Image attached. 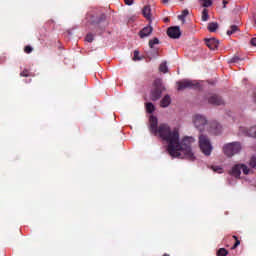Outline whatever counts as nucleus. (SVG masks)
I'll list each match as a JSON object with an SVG mask.
<instances>
[{
	"label": "nucleus",
	"mask_w": 256,
	"mask_h": 256,
	"mask_svg": "<svg viewBox=\"0 0 256 256\" xmlns=\"http://www.w3.org/2000/svg\"><path fill=\"white\" fill-rule=\"evenodd\" d=\"M149 131L155 137H160L162 141L168 143L167 151L171 157L183 159L184 155V159L195 161V154L191 150V145L195 143V138L186 136L179 142V131L171 130V127L165 123L159 125V120L153 115L149 118Z\"/></svg>",
	"instance_id": "1"
},
{
	"label": "nucleus",
	"mask_w": 256,
	"mask_h": 256,
	"mask_svg": "<svg viewBox=\"0 0 256 256\" xmlns=\"http://www.w3.org/2000/svg\"><path fill=\"white\" fill-rule=\"evenodd\" d=\"M199 147H200L202 153H204L206 155V157H209V155H211V152L213 151V146L211 145V140L205 134H202L199 136Z\"/></svg>",
	"instance_id": "2"
},
{
	"label": "nucleus",
	"mask_w": 256,
	"mask_h": 256,
	"mask_svg": "<svg viewBox=\"0 0 256 256\" xmlns=\"http://www.w3.org/2000/svg\"><path fill=\"white\" fill-rule=\"evenodd\" d=\"M224 155L227 157H233V155H237L241 151V143L232 142L224 145L223 147Z\"/></svg>",
	"instance_id": "3"
},
{
	"label": "nucleus",
	"mask_w": 256,
	"mask_h": 256,
	"mask_svg": "<svg viewBox=\"0 0 256 256\" xmlns=\"http://www.w3.org/2000/svg\"><path fill=\"white\" fill-rule=\"evenodd\" d=\"M177 90L185 91V89H198L199 82L196 80L183 79L177 82Z\"/></svg>",
	"instance_id": "4"
},
{
	"label": "nucleus",
	"mask_w": 256,
	"mask_h": 256,
	"mask_svg": "<svg viewBox=\"0 0 256 256\" xmlns=\"http://www.w3.org/2000/svg\"><path fill=\"white\" fill-rule=\"evenodd\" d=\"M193 123L196 129L203 131V129H205V125H207V118L203 115L196 114L193 117Z\"/></svg>",
	"instance_id": "5"
},
{
	"label": "nucleus",
	"mask_w": 256,
	"mask_h": 256,
	"mask_svg": "<svg viewBox=\"0 0 256 256\" xmlns=\"http://www.w3.org/2000/svg\"><path fill=\"white\" fill-rule=\"evenodd\" d=\"M205 45L210 51H217L219 49V40L216 38H205Z\"/></svg>",
	"instance_id": "6"
},
{
	"label": "nucleus",
	"mask_w": 256,
	"mask_h": 256,
	"mask_svg": "<svg viewBox=\"0 0 256 256\" xmlns=\"http://www.w3.org/2000/svg\"><path fill=\"white\" fill-rule=\"evenodd\" d=\"M167 35L170 39H179L181 37V28L179 26H172L168 28Z\"/></svg>",
	"instance_id": "7"
},
{
	"label": "nucleus",
	"mask_w": 256,
	"mask_h": 256,
	"mask_svg": "<svg viewBox=\"0 0 256 256\" xmlns=\"http://www.w3.org/2000/svg\"><path fill=\"white\" fill-rule=\"evenodd\" d=\"M208 103L210 105H223L225 102L223 101V98H221V96L216 95V94H212L208 98Z\"/></svg>",
	"instance_id": "8"
},
{
	"label": "nucleus",
	"mask_w": 256,
	"mask_h": 256,
	"mask_svg": "<svg viewBox=\"0 0 256 256\" xmlns=\"http://www.w3.org/2000/svg\"><path fill=\"white\" fill-rule=\"evenodd\" d=\"M151 33H153V27L151 25H148L139 32V37L140 39H145V37H149Z\"/></svg>",
	"instance_id": "9"
},
{
	"label": "nucleus",
	"mask_w": 256,
	"mask_h": 256,
	"mask_svg": "<svg viewBox=\"0 0 256 256\" xmlns=\"http://www.w3.org/2000/svg\"><path fill=\"white\" fill-rule=\"evenodd\" d=\"M210 129L214 135H221V131H223V127L218 122H212Z\"/></svg>",
	"instance_id": "10"
},
{
	"label": "nucleus",
	"mask_w": 256,
	"mask_h": 256,
	"mask_svg": "<svg viewBox=\"0 0 256 256\" xmlns=\"http://www.w3.org/2000/svg\"><path fill=\"white\" fill-rule=\"evenodd\" d=\"M142 14H143V17H145V19H147L149 21V23L151 24V21H153V17L151 14V6H149V5L144 6L142 9Z\"/></svg>",
	"instance_id": "11"
},
{
	"label": "nucleus",
	"mask_w": 256,
	"mask_h": 256,
	"mask_svg": "<svg viewBox=\"0 0 256 256\" xmlns=\"http://www.w3.org/2000/svg\"><path fill=\"white\" fill-rule=\"evenodd\" d=\"M240 131L246 135V137H256V126H252L250 129L240 128Z\"/></svg>",
	"instance_id": "12"
},
{
	"label": "nucleus",
	"mask_w": 256,
	"mask_h": 256,
	"mask_svg": "<svg viewBox=\"0 0 256 256\" xmlns=\"http://www.w3.org/2000/svg\"><path fill=\"white\" fill-rule=\"evenodd\" d=\"M161 93V88H159V86H156L151 92L152 101H158V99H161Z\"/></svg>",
	"instance_id": "13"
},
{
	"label": "nucleus",
	"mask_w": 256,
	"mask_h": 256,
	"mask_svg": "<svg viewBox=\"0 0 256 256\" xmlns=\"http://www.w3.org/2000/svg\"><path fill=\"white\" fill-rule=\"evenodd\" d=\"M230 175L239 179L241 177V164H236L230 171Z\"/></svg>",
	"instance_id": "14"
},
{
	"label": "nucleus",
	"mask_w": 256,
	"mask_h": 256,
	"mask_svg": "<svg viewBox=\"0 0 256 256\" xmlns=\"http://www.w3.org/2000/svg\"><path fill=\"white\" fill-rule=\"evenodd\" d=\"M169 105H171V97L169 95H166L161 100L160 106L165 108V107H169Z\"/></svg>",
	"instance_id": "15"
},
{
	"label": "nucleus",
	"mask_w": 256,
	"mask_h": 256,
	"mask_svg": "<svg viewBox=\"0 0 256 256\" xmlns=\"http://www.w3.org/2000/svg\"><path fill=\"white\" fill-rule=\"evenodd\" d=\"M217 29H219V24L217 22H210L208 24V31H210V33H215Z\"/></svg>",
	"instance_id": "16"
},
{
	"label": "nucleus",
	"mask_w": 256,
	"mask_h": 256,
	"mask_svg": "<svg viewBox=\"0 0 256 256\" xmlns=\"http://www.w3.org/2000/svg\"><path fill=\"white\" fill-rule=\"evenodd\" d=\"M199 3L201 5V7H211V5H213V0H199Z\"/></svg>",
	"instance_id": "17"
},
{
	"label": "nucleus",
	"mask_w": 256,
	"mask_h": 256,
	"mask_svg": "<svg viewBox=\"0 0 256 256\" xmlns=\"http://www.w3.org/2000/svg\"><path fill=\"white\" fill-rule=\"evenodd\" d=\"M237 31H239V27L237 25H232L230 30L227 31V35H234V33H237Z\"/></svg>",
	"instance_id": "18"
},
{
	"label": "nucleus",
	"mask_w": 256,
	"mask_h": 256,
	"mask_svg": "<svg viewBox=\"0 0 256 256\" xmlns=\"http://www.w3.org/2000/svg\"><path fill=\"white\" fill-rule=\"evenodd\" d=\"M187 15H189V10L185 9V10L182 11V15L178 16V19L180 21H182L183 23H185V17H187Z\"/></svg>",
	"instance_id": "19"
},
{
	"label": "nucleus",
	"mask_w": 256,
	"mask_h": 256,
	"mask_svg": "<svg viewBox=\"0 0 256 256\" xmlns=\"http://www.w3.org/2000/svg\"><path fill=\"white\" fill-rule=\"evenodd\" d=\"M202 21H209V10L207 8L202 11Z\"/></svg>",
	"instance_id": "20"
},
{
	"label": "nucleus",
	"mask_w": 256,
	"mask_h": 256,
	"mask_svg": "<svg viewBox=\"0 0 256 256\" xmlns=\"http://www.w3.org/2000/svg\"><path fill=\"white\" fill-rule=\"evenodd\" d=\"M159 71L161 73H167V71H169V68L167 67V62H164V63L160 64Z\"/></svg>",
	"instance_id": "21"
},
{
	"label": "nucleus",
	"mask_w": 256,
	"mask_h": 256,
	"mask_svg": "<svg viewBox=\"0 0 256 256\" xmlns=\"http://www.w3.org/2000/svg\"><path fill=\"white\" fill-rule=\"evenodd\" d=\"M146 111L147 113H153L155 111V105L151 102L146 103Z\"/></svg>",
	"instance_id": "22"
},
{
	"label": "nucleus",
	"mask_w": 256,
	"mask_h": 256,
	"mask_svg": "<svg viewBox=\"0 0 256 256\" xmlns=\"http://www.w3.org/2000/svg\"><path fill=\"white\" fill-rule=\"evenodd\" d=\"M228 254H229V252L225 248H220L217 251V256H227Z\"/></svg>",
	"instance_id": "23"
},
{
	"label": "nucleus",
	"mask_w": 256,
	"mask_h": 256,
	"mask_svg": "<svg viewBox=\"0 0 256 256\" xmlns=\"http://www.w3.org/2000/svg\"><path fill=\"white\" fill-rule=\"evenodd\" d=\"M154 45H159V38H154L152 40H149V47H150V49H153Z\"/></svg>",
	"instance_id": "24"
},
{
	"label": "nucleus",
	"mask_w": 256,
	"mask_h": 256,
	"mask_svg": "<svg viewBox=\"0 0 256 256\" xmlns=\"http://www.w3.org/2000/svg\"><path fill=\"white\" fill-rule=\"evenodd\" d=\"M243 171L244 175H249V167H247V165L244 164H240V171Z\"/></svg>",
	"instance_id": "25"
},
{
	"label": "nucleus",
	"mask_w": 256,
	"mask_h": 256,
	"mask_svg": "<svg viewBox=\"0 0 256 256\" xmlns=\"http://www.w3.org/2000/svg\"><path fill=\"white\" fill-rule=\"evenodd\" d=\"M240 61H243L239 56H234L230 60H228V63H239Z\"/></svg>",
	"instance_id": "26"
},
{
	"label": "nucleus",
	"mask_w": 256,
	"mask_h": 256,
	"mask_svg": "<svg viewBox=\"0 0 256 256\" xmlns=\"http://www.w3.org/2000/svg\"><path fill=\"white\" fill-rule=\"evenodd\" d=\"M233 239H235V243H234V245L232 246V249H236L238 246H240L241 245V241L239 240V238H237V236H233Z\"/></svg>",
	"instance_id": "27"
},
{
	"label": "nucleus",
	"mask_w": 256,
	"mask_h": 256,
	"mask_svg": "<svg viewBox=\"0 0 256 256\" xmlns=\"http://www.w3.org/2000/svg\"><path fill=\"white\" fill-rule=\"evenodd\" d=\"M250 167H252V169H256V156H253L250 159V163H249Z\"/></svg>",
	"instance_id": "28"
},
{
	"label": "nucleus",
	"mask_w": 256,
	"mask_h": 256,
	"mask_svg": "<svg viewBox=\"0 0 256 256\" xmlns=\"http://www.w3.org/2000/svg\"><path fill=\"white\" fill-rule=\"evenodd\" d=\"M212 170L215 173H223V168H221V166H212Z\"/></svg>",
	"instance_id": "29"
},
{
	"label": "nucleus",
	"mask_w": 256,
	"mask_h": 256,
	"mask_svg": "<svg viewBox=\"0 0 256 256\" xmlns=\"http://www.w3.org/2000/svg\"><path fill=\"white\" fill-rule=\"evenodd\" d=\"M86 41L88 42V43H93V40H94V36H93V34H91V33H89V34H87L86 35Z\"/></svg>",
	"instance_id": "30"
},
{
	"label": "nucleus",
	"mask_w": 256,
	"mask_h": 256,
	"mask_svg": "<svg viewBox=\"0 0 256 256\" xmlns=\"http://www.w3.org/2000/svg\"><path fill=\"white\" fill-rule=\"evenodd\" d=\"M133 60H134V61H141V57H139V50H135V51H134Z\"/></svg>",
	"instance_id": "31"
},
{
	"label": "nucleus",
	"mask_w": 256,
	"mask_h": 256,
	"mask_svg": "<svg viewBox=\"0 0 256 256\" xmlns=\"http://www.w3.org/2000/svg\"><path fill=\"white\" fill-rule=\"evenodd\" d=\"M24 51L27 53V54H29V53H33V47H31V46H25V48H24Z\"/></svg>",
	"instance_id": "32"
},
{
	"label": "nucleus",
	"mask_w": 256,
	"mask_h": 256,
	"mask_svg": "<svg viewBox=\"0 0 256 256\" xmlns=\"http://www.w3.org/2000/svg\"><path fill=\"white\" fill-rule=\"evenodd\" d=\"M20 77H29V70H24L20 73Z\"/></svg>",
	"instance_id": "33"
},
{
	"label": "nucleus",
	"mask_w": 256,
	"mask_h": 256,
	"mask_svg": "<svg viewBox=\"0 0 256 256\" xmlns=\"http://www.w3.org/2000/svg\"><path fill=\"white\" fill-rule=\"evenodd\" d=\"M250 43H251V45H252L253 47H256V38H252V39L250 40Z\"/></svg>",
	"instance_id": "34"
},
{
	"label": "nucleus",
	"mask_w": 256,
	"mask_h": 256,
	"mask_svg": "<svg viewBox=\"0 0 256 256\" xmlns=\"http://www.w3.org/2000/svg\"><path fill=\"white\" fill-rule=\"evenodd\" d=\"M125 5H133V0H124Z\"/></svg>",
	"instance_id": "35"
},
{
	"label": "nucleus",
	"mask_w": 256,
	"mask_h": 256,
	"mask_svg": "<svg viewBox=\"0 0 256 256\" xmlns=\"http://www.w3.org/2000/svg\"><path fill=\"white\" fill-rule=\"evenodd\" d=\"M227 0H223V7L226 8L227 7Z\"/></svg>",
	"instance_id": "36"
},
{
	"label": "nucleus",
	"mask_w": 256,
	"mask_h": 256,
	"mask_svg": "<svg viewBox=\"0 0 256 256\" xmlns=\"http://www.w3.org/2000/svg\"><path fill=\"white\" fill-rule=\"evenodd\" d=\"M253 101L256 103V91L253 94Z\"/></svg>",
	"instance_id": "37"
},
{
	"label": "nucleus",
	"mask_w": 256,
	"mask_h": 256,
	"mask_svg": "<svg viewBox=\"0 0 256 256\" xmlns=\"http://www.w3.org/2000/svg\"><path fill=\"white\" fill-rule=\"evenodd\" d=\"M153 57H159V51H156Z\"/></svg>",
	"instance_id": "38"
},
{
	"label": "nucleus",
	"mask_w": 256,
	"mask_h": 256,
	"mask_svg": "<svg viewBox=\"0 0 256 256\" xmlns=\"http://www.w3.org/2000/svg\"><path fill=\"white\" fill-rule=\"evenodd\" d=\"M98 25H101V19H98V21L96 22Z\"/></svg>",
	"instance_id": "39"
},
{
	"label": "nucleus",
	"mask_w": 256,
	"mask_h": 256,
	"mask_svg": "<svg viewBox=\"0 0 256 256\" xmlns=\"http://www.w3.org/2000/svg\"><path fill=\"white\" fill-rule=\"evenodd\" d=\"M162 3H169V0H162Z\"/></svg>",
	"instance_id": "40"
},
{
	"label": "nucleus",
	"mask_w": 256,
	"mask_h": 256,
	"mask_svg": "<svg viewBox=\"0 0 256 256\" xmlns=\"http://www.w3.org/2000/svg\"><path fill=\"white\" fill-rule=\"evenodd\" d=\"M164 21H165V23H167L169 21V18H166Z\"/></svg>",
	"instance_id": "41"
},
{
	"label": "nucleus",
	"mask_w": 256,
	"mask_h": 256,
	"mask_svg": "<svg viewBox=\"0 0 256 256\" xmlns=\"http://www.w3.org/2000/svg\"><path fill=\"white\" fill-rule=\"evenodd\" d=\"M163 256H169V254H164Z\"/></svg>",
	"instance_id": "42"
}]
</instances>
